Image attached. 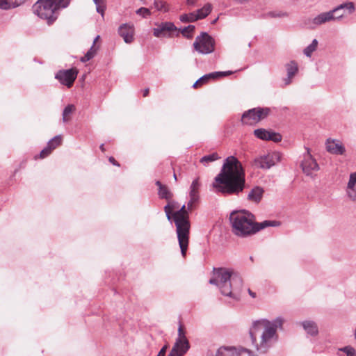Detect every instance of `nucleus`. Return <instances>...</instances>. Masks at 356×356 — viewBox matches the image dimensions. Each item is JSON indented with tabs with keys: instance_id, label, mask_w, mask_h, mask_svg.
Returning a JSON list of instances; mask_svg holds the SVG:
<instances>
[{
	"instance_id": "34",
	"label": "nucleus",
	"mask_w": 356,
	"mask_h": 356,
	"mask_svg": "<svg viewBox=\"0 0 356 356\" xmlns=\"http://www.w3.org/2000/svg\"><path fill=\"white\" fill-rule=\"evenodd\" d=\"M268 132L269 131L265 129H257L254 131V134L257 138L261 140H267Z\"/></svg>"
},
{
	"instance_id": "19",
	"label": "nucleus",
	"mask_w": 356,
	"mask_h": 356,
	"mask_svg": "<svg viewBox=\"0 0 356 356\" xmlns=\"http://www.w3.org/2000/svg\"><path fill=\"white\" fill-rule=\"evenodd\" d=\"M347 195L353 201H356V172L352 173L346 189Z\"/></svg>"
},
{
	"instance_id": "8",
	"label": "nucleus",
	"mask_w": 356,
	"mask_h": 356,
	"mask_svg": "<svg viewBox=\"0 0 356 356\" xmlns=\"http://www.w3.org/2000/svg\"><path fill=\"white\" fill-rule=\"evenodd\" d=\"M270 113L268 108H254L245 111L241 117V122L245 124H256L266 118Z\"/></svg>"
},
{
	"instance_id": "6",
	"label": "nucleus",
	"mask_w": 356,
	"mask_h": 356,
	"mask_svg": "<svg viewBox=\"0 0 356 356\" xmlns=\"http://www.w3.org/2000/svg\"><path fill=\"white\" fill-rule=\"evenodd\" d=\"M70 3V0H38L33 6V10L35 15L47 20L50 24L57 19L56 10L65 8Z\"/></svg>"
},
{
	"instance_id": "20",
	"label": "nucleus",
	"mask_w": 356,
	"mask_h": 356,
	"mask_svg": "<svg viewBox=\"0 0 356 356\" xmlns=\"http://www.w3.org/2000/svg\"><path fill=\"white\" fill-rule=\"evenodd\" d=\"M300 324L302 326L304 330L307 334L314 337L318 333V327L317 324L313 321H304Z\"/></svg>"
},
{
	"instance_id": "1",
	"label": "nucleus",
	"mask_w": 356,
	"mask_h": 356,
	"mask_svg": "<svg viewBox=\"0 0 356 356\" xmlns=\"http://www.w3.org/2000/svg\"><path fill=\"white\" fill-rule=\"evenodd\" d=\"M245 172L241 163L234 156L224 161L220 173L215 177L213 187L222 194L237 195L245 187Z\"/></svg>"
},
{
	"instance_id": "36",
	"label": "nucleus",
	"mask_w": 356,
	"mask_h": 356,
	"mask_svg": "<svg viewBox=\"0 0 356 356\" xmlns=\"http://www.w3.org/2000/svg\"><path fill=\"white\" fill-rule=\"evenodd\" d=\"M195 26L188 25V26L182 29L181 32L184 37L187 38H191L192 37L193 31H195Z\"/></svg>"
},
{
	"instance_id": "13",
	"label": "nucleus",
	"mask_w": 356,
	"mask_h": 356,
	"mask_svg": "<svg viewBox=\"0 0 356 356\" xmlns=\"http://www.w3.org/2000/svg\"><path fill=\"white\" fill-rule=\"evenodd\" d=\"M335 14L334 9L328 12L320 13L312 19V23L315 26H320L326 22L339 19L343 17V14L337 16H335Z\"/></svg>"
},
{
	"instance_id": "15",
	"label": "nucleus",
	"mask_w": 356,
	"mask_h": 356,
	"mask_svg": "<svg viewBox=\"0 0 356 356\" xmlns=\"http://www.w3.org/2000/svg\"><path fill=\"white\" fill-rule=\"evenodd\" d=\"M118 33L127 44H130L134 40V26L131 23L122 24L118 28Z\"/></svg>"
},
{
	"instance_id": "33",
	"label": "nucleus",
	"mask_w": 356,
	"mask_h": 356,
	"mask_svg": "<svg viewBox=\"0 0 356 356\" xmlns=\"http://www.w3.org/2000/svg\"><path fill=\"white\" fill-rule=\"evenodd\" d=\"M179 19L182 22H193L197 21V17L195 16V13H190L188 14H184L180 16Z\"/></svg>"
},
{
	"instance_id": "16",
	"label": "nucleus",
	"mask_w": 356,
	"mask_h": 356,
	"mask_svg": "<svg viewBox=\"0 0 356 356\" xmlns=\"http://www.w3.org/2000/svg\"><path fill=\"white\" fill-rule=\"evenodd\" d=\"M285 68L286 70V77L284 78L282 81L286 86L291 83L293 78L298 72V66L296 62L291 60L285 65Z\"/></svg>"
},
{
	"instance_id": "5",
	"label": "nucleus",
	"mask_w": 356,
	"mask_h": 356,
	"mask_svg": "<svg viewBox=\"0 0 356 356\" xmlns=\"http://www.w3.org/2000/svg\"><path fill=\"white\" fill-rule=\"evenodd\" d=\"M188 211V209H186V205L184 204L179 210L175 211L172 215L179 245L183 257H185L188 248L191 227Z\"/></svg>"
},
{
	"instance_id": "35",
	"label": "nucleus",
	"mask_w": 356,
	"mask_h": 356,
	"mask_svg": "<svg viewBox=\"0 0 356 356\" xmlns=\"http://www.w3.org/2000/svg\"><path fill=\"white\" fill-rule=\"evenodd\" d=\"M94 3L96 5V10L102 15H104L106 6L105 0H92Z\"/></svg>"
},
{
	"instance_id": "17",
	"label": "nucleus",
	"mask_w": 356,
	"mask_h": 356,
	"mask_svg": "<svg viewBox=\"0 0 356 356\" xmlns=\"http://www.w3.org/2000/svg\"><path fill=\"white\" fill-rule=\"evenodd\" d=\"M177 28L174 24L171 22L162 23L159 27L154 29V35L156 37L166 36L168 33L176 31Z\"/></svg>"
},
{
	"instance_id": "18",
	"label": "nucleus",
	"mask_w": 356,
	"mask_h": 356,
	"mask_svg": "<svg viewBox=\"0 0 356 356\" xmlns=\"http://www.w3.org/2000/svg\"><path fill=\"white\" fill-rule=\"evenodd\" d=\"M232 71L227 72H215L205 74L200 77L193 86V88L197 87L198 85H202L207 83L211 79H217L220 76H225L227 75L232 74Z\"/></svg>"
},
{
	"instance_id": "14",
	"label": "nucleus",
	"mask_w": 356,
	"mask_h": 356,
	"mask_svg": "<svg viewBox=\"0 0 356 356\" xmlns=\"http://www.w3.org/2000/svg\"><path fill=\"white\" fill-rule=\"evenodd\" d=\"M326 150L332 154L343 155L346 148L339 140L328 138L325 142Z\"/></svg>"
},
{
	"instance_id": "10",
	"label": "nucleus",
	"mask_w": 356,
	"mask_h": 356,
	"mask_svg": "<svg viewBox=\"0 0 356 356\" xmlns=\"http://www.w3.org/2000/svg\"><path fill=\"white\" fill-rule=\"evenodd\" d=\"M281 155L278 152H269L254 159V165L263 170L270 169L280 161Z\"/></svg>"
},
{
	"instance_id": "24",
	"label": "nucleus",
	"mask_w": 356,
	"mask_h": 356,
	"mask_svg": "<svg viewBox=\"0 0 356 356\" xmlns=\"http://www.w3.org/2000/svg\"><path fill=\"white\" fill-rule=\"evenodd\" d=\"M19 0H0V9L10 10L21 6Z\"/></svg>"
},
{
	"instance_id": "46",
	"label": "nucleus",
	"mask_w": 356,
	"mask_h": 356,
	"mask_svg": "<svg viewBox=\"0 0 356 356\" xmlns=\"http://www.w3.org/2000/svg\"><path fill=\"white\" fill-rule=\"evenodd\" d=\"M109 161H110L112 164H113V165H117V166H119V165H119V163H118L115 160V159H114L113 157H112V156L109 158Z\"/></svg>"
},
{
	"instance_id": "11",
	"label": "nucleus",
	"mask_w": 356,
	"mask_h": 356,
	"mask_svg": "<svg viewBox=\"0 0 356 356\" xmlns=\"http://www.w3.org/2000/svg\"><path fill=\"white\" fill-rule=\"evenodd\" d=\"M300 166L302 172L307 176H313V173L320 169L316 159L311 155L309 148H307V152L304 154Z\"/></svg>"
},
{
	"instance_id": "40",
	"label": "nucleus",
	"mask_w": 356,
	"mask_h": 356,
	"mask_svg": "<svg viewBox=\"0 0 356 356\" xmlns=\"http://www.w3.org/2000/svg\"><path fill=\"white\" fill-rule=\"evenodd\" d=\"M190 200L187 204L188 210L191 211L195 208L196 204L199 202L200 198L189 197Z\"/></svg>"
},
{
	"instance_id": "28",
	"label": "nucleus",
	"mask_w": 356,
	"mask_h": 356,
	"mask_svg": "<svg viewBox=\"0 0 356 356\" xmlns=\"http://www.w3.org/2000/svg\"><path fill=\"white\" fill-rule=\"evenodd\" d=\"M346 9L349 13H352L355 10V6L353 2H346L343 3H341L334 8V10L335 13H337L338 12H340L341 10Z\"/></svg>"
},
{
	"instance_id": "43",
	"label": "nucleus",
	"mask_w": 356,
	"mask_h": 356,
	"mask_svg": "<svg viewBox=\"0 0 356 356\" xmlns=\"http://www.w3.org/2000/svg\"><path fill=\"white\" fill-rule=\"evenodd\" d=\"M164 211L165 212V214H166V217L168 218V220H170L171 218H172V216H171V210H170V204H166L165 207H164Z\"/></svg>"
},
{
	"instance_id": "52",
	"label": "nucleus",
	"mask_w": 356,
	"mask_h": 356,
	"mask_svg": "<svg viewBox=\"0 0 356 356\" xmlns=\"http://www.w3.org/2000/svg\"><path fill=\"white\" fill-rule=\"evenodd\" d=\"M156 184L159 186V189L164 186L163 185L161 184V183L159 181H157L156 182Z\"/></svg>"
},
{
	"instance_id": "7",
	"label": "nucleus",
	"mask_w": 356,
	"mask_h": 356,
	"mask_svg": "<svg viewBox=\"0 0 356 356\" xmlns=\"http://www.w3.org/2000/svg\"><path fill=\"white\" fill-rule=\"evenodd\" d=\"M194 49L201 54H209L214 51L215 40L206 32H202L193 42Z\"/></svg>"
},
{
	"instance_id": "51",
	"label": "nucleus",
	"mask_w": 356,
	"mask_h": 356,
	"mask_svg": "<svg viewBox=\"0 0 356 356\" xmlns=\"http://www.w3.org/2000/svg\"><path fill=\"white\" fill-rule=\"evenodd\" d=\"M99 39V35H97L95 39H94V41H93V44L92 45H96V42L98 41V40Z\"/></svg>"
},
{
	"instance_id": "29",
	"label": "nucleus",
	"mask_w": 356,
	"mask_h": 356,
	"mask_svg": "<svg viewBox=\"0 0 356 356\" xmlns=\"http://www.w3.org/2000/svg\"><path fill=\"white\" fill-rule=\"evenodd\" d=\"M220 158V157L218 156V154L216 152H214L202 157L200 161L203 165H207L209 163L215 161Z\"/></svg>"
},
{
	"instance_id": "32",
	"label": "nucleus",
	"mask_w": 356,
	"mask_h": 356,
	"mask_svg": "<svg viewBox=\"0 0 356 356\" xmlns=\"http://www.w3.org/2000/svg\"><path fill=\"white\" fill-rule=\"evenodd\" d=\"M159 195L161 198H163L169 201L172 197V193L168 190V187L164 186L159 189Z\"/></svg>"
},
{
	"instance_id": "55",
	"label": "nucleus",
	"mask_w": 356,
	"mask_h": 356,
	"mask_svg": "<svg viewBox=\"0 0 356 356\" xmlns=\"http://www.w3.org/2000/svg\"><path fill=\"white\" fill-rule=\"evenodd\" d=\"M342 13H340L339 12H338L337 13L335 14V16H337V15H341Z\"/></svg>"
},
{
	"instance_id": "53",
	"label": "nucleus",
	"mask_w": 356,
	"mask_h": 356,
	"mask_svg": "<svg viewBox=\"0 0 356 356\" xmlns=\"http://www.w3.org/2000/svg\"><path fill=\"white\" fill-rule=\"evenodd\" d=\"M100 149L102 151V152H104L105 151V149H104V144H102L100 145Z\"/></svg>"
},
{
	"instance_id": "21",
	"label": "nucleus",
	"mask_w": 356,
	"mask_h": 356,
	"mask_svg": "<svg viewBox=\"0 0 356 356\" xmlns=\"http://www.w3.org/2000/svg\"><path fill=\"white\" fill-rule=\"evenodd\" d=\"M264 190L262 188L257 186L251 190L248 194V199L251 201L259 202L263 195Z\"/></svg>"
},
{
	"instance_id": "2",
	"label": "nucleus",
	"mask_w": 356,
	"mask_h": 356,
	"mask_svg": "<svg viewBox=\"0 0 356 356\" xmlns=\"http://www.w3.org/2000/svg\"><path fill=\"white\" fill-rule=\"evenodd\" d=\"M284 319L278 316L272 321L261 318L252 322L249 333L252 345L260 354H266L278 341L277 330H282Z\"/></svg>"
},
{
	"instance_id": "12",
	"label": "nucleus",
	"mask_w": 356,
	"mask_h": 356,
	"mask_svg": "<svg viewBox=\"0 0 356 356\" xmlns=\"http://www.w3.org/2000/svg\"><path fill=\"white\" fill-rule=\"evenodd\" d=\"M77 74L78 71L74 68L59 70L56 73L55 79L58 80L61 84L71 88L76 79Z\"/></svg>"
},
{
	"instance_id": "39",
	"label": "nucleus",
	"mask_w": 356,
	"mask_h": 356,
	"mask_svg": "<svg viewBox=\"0 0 356 356\" xmlns=\"http://www.w3.org/2000/svg\"><path fill=\"white\" fill-rule=\"evenodd\" d=\"M339 350L345 353L347 356H356V350L350 346L339 348Z\"/></svg>"
},
{
	"instance_id": "57",
	"label": "nucleus",
	"mask_w": 356,
	"mask_h": 356,
	"mask_svg": "<svg viewBox=\"0 0 356 356\" xmlns=\"http://www.w3.org/2000/svg\"><path fill=\"white\" fill-rule=\"evenodd\" d=\"M174 178H175V180H177V175H176L175 173L174 174Z\"/></svg>"
},
{
	"instance_id": "26",
	"label": "nucleus",
	"mask_w": 356,
	"mask_h": 356,
	"mask_svg": "<svg viewBox=\"0 0 356 356\" xmlns=\"http://www.w3.org/2000/svg\"><path fill=\"white\" fill-rule=\"evenodd\" d=\"M75 106L73 104H68L63 111V121L67 122L71 119V115L75 111Z\"/></svg>"
},
{
	"instance_id": "22",
	"label": "nucleus",
	"mask_w": 356,
	"mask_h": 356,
	"mask_svg": "<svg viewBox=\"0 0 356 356\" xmlns=\"http://www.w3.org/2000/svg\"><path fill=\"white\" fill-rule=\"evenodd\" d=\"M216 356H238V352L233 347L222 346L218 349Z\"/></svg>"
},
{
	"instance_id": "3",
	"label": "nucleus",
	"mask_w": 356,
	"mask_h": 356,
	"mask_svg": "<svg viewBox=\"0 0 356 356\" xmlns=\"http://www.w3.org/2000/svg\"><path fill=\"white\" fill-rule=\"evenodd\" d=\"M229 220L233 233L240 237H246L267 227H275L279 225L278 222L270 220L257 223L255 222L254 215L245 210L232 211Z\"/></svg>"
},
{
	"instance_id": "25",
	"label": "nucleus",
	"mask_w": 356,
	"mask_h": 356,
	"mask_svg": "<svg viewBox=\"0 0 356 356\" xmlns=\"http://www.w3.org/2000/svg\"><path fill=\"white\" fill-rule=\"evenodd\" d=\"M212 6L210 3L205 4L202 8L198 9L195 13L197 19L205 18L211 12Z\"/></svg>"
},
{
	"instance_id": "45",
	"label": "nucleus",
	"mask_w": 356,
	"mask_h": 356,
	"mask_svg": "<svg viewBox=\"0 0 356 356\" xmlns=\"http://www.w3.org/2000/svg\"><path fill=\"white\" fill-rule=\"evenodd\" d=\"M168 345H165L159 352L157 356H165L166 350L168 349Z\"/></svg>"
},
{
	"instance_id": "44",
	"label": "nucleus",
	"mask_w": 356,
	"mask_h": 356,
	"mask_svg": "<svg viewBox=\"0 0 356 356\" xmlns=\"http://www.w3.org/2000/svg\"><path fill=\"white\" fill-rule=\"evenodd\" d=\"M284 15H285V14H284V13H275L273 12H270L267 14V16L270 17H281Z\"/></svg>"
},
{
	"instance_id": "37",
	"label": "nucleus",
	"mask_w": 356,
	"mask_h": 356,
	"mask_svg": "<svg viewBox=\"0 0 356 356\" xmlns=\"http://www.w3.org/2000/svg\"><path fill=\"white\" fill-rule=\"evenodd\" d=\"M267 140H271L275 143L280 142L282 140V136L279 133L269 131Z\"/></svg>"
},
{
	"instance_id": "27",
	"label": "nucleus",
	"mask_w": 356,
	"mask_h": 356,
	"mask_svg": "<svg viewBox=\"0 0 356 356\" xmlns=\"http://www.w3.org/2000/svg\"><path fill=\"white\" fill-rule=\"evenodd\" d=\"M99 49V46L92 45L90 49L87 51L84 56L81 57L80 60L82 63H86L92 59L97 54Z\"/></svg>"
},
{
	"instance_id": "56",
	"label": "nucleus",
	"mask_w": 356,
	"mask_h": 356,
	"mask_svg": "<svg viewBox=\"0 0 356 356\" xmlns=\"http://www.w3.org/2000/svg\"><path fill=\"white\" fill-rule=\"evenodd\" d=\"M217 20H218V18H217V19H214V20L213 21V22H212V23H213V24L216 23Z\"/></svg>"
},
{
	"instance_id": "42",
	"label": "nucleus",
	"mask_w": 356,
	"mask_h": 356,
	"mask_svg": "<svg viewBox=\"0 0 356 356\" xmlns=\"http://www.w3.org/2000/svg\"><path fill=\"white\" fill-rule=\"evenodd\" d=\"M51 151L52 150L50 149V148L47 146L45 148H44L40 152V158H41V159L45 158L46 156H47L48 155H49L51 154Z\"/></svg>"
},
{
	"instance_id": "58",
	"label": "nucleus",
	"mask_w": 356,
	"mask_h": 356,
	"mask_svg": "<svg viewBox=\"0 0 356 356\" xmlns=\"http://www.w3.org/2000/svg\"><path fill=\"white\" fill-rule=\"evenodd\" d=\"M238 356H239V355L238 354Z\"/></svg>"
},
{
	"instance_id": "23",
	"label": "nucleus",
	"mask_w": 356,
	"mask_h": 356,
	"mask_svg": "<svg viewBox=\"0 0 356 356\" xmlns=\"http://www.w3.org/2000/svg\"><path fill=\"white\" fill-rule=\"evenodd\" d=\"M201 187V184L199 181V178L195 179L190 186L189 188V197H194L197 198H200V189Z\"/></svg>"
},
{
	"instance_id": "30",
	"label": "nucleus",
	"mask_w": 356,
	"mask_h": 356,
	"mask_svg": "<svg viewBox=\"0 0 356 356\" xmlns=\"http://www.w3.org/2000/svg\"><path fill=\"white\" fill-rule=\"evenodd\" d=\"M318 46V40L314 39L312 43L304 49V54L306 56L310 57L312 53L316 51Z\"/></svg>"
},
{
	"instance_id": "4",
	"label": "nucleus",
	"mask_w": 356,
	"mask_h": 356,
	"mask_svg": "<svg viewBox=\"0 0 356 356\" xmlns=\"http://www.w3.org/2000/svg\"><path fill=\"white\" fill-rule=\"evenodd\" d=\"M209 284L217 286L222 295L237 299L238 291L242 287L243 281L233 270L226 268H213Z\"/></svg>"
},
{
	"instance_id": "48",
	"label": "nucleus",
	"mask_w": 356,
	"mask_h": 356,
	"mask_svg": "<svg viewBox=\"0 0 356 356\" xmlns=\"http://www.w3.org/2000/svg\"><path fill=\"white\" fill-rule=\"evenodd\" d=\"M168 204H170V210L174 209L176 207L175 205L177 203L175 202H170L169 201Z\"/></svg>"
},
{
	"instance_id": "49",
	"label": "nucleus",
	"mask_w": 356,
	"mask_h": 356,
	"mask_svg": "<svg viewBox=\"0 0 356 356\" xmlns=\"http://www.w3.org/2000/svg\"><path fill=\"white\" fill-rule=\"evenodd\" d=\"M148 94H149V88L145 89L143 91V96L146 97L148 95Z\"/></svg>"
},
{
	"instance_id": "47",
	"label": "nucleus",
	"mask_w": 356,
	"mask_h": 356,
	"mask_svg": "<svg viewBox=\"0 0 356 356\" xmlns=\"http://www.w3.org/2000/svg\"><path fill=\"white\" fill-rule=\"evenodd\" d=\"M186 3L188 6H195V0H186Z\"/></svg>"
},
{
	"instance_id": "9",
	"label": "nucleus",
	"mask_w": 356,
	"mask_h": 356,
	"mask_svg": "<svg viewBox=\"0 0 356 356\" xmlns=\"http://www.w3.org/2000/svg\"><path fill=\"white\" fill-rule=\"evenodd\" d=\"M189 348L188 340L185 336L182 325H180L178 328V337L168 356H183L188 350Z\"/></svg>"
},
{
	"instance_id": "50",
	"label": "nucleus",
	"mask_w": 356,
	"mask_h": 356,
	"mask_svg": "<svg viewBox=\"0 0 356 356\" xmlns=\"http://www.w3.org/2000/svg\"><path fill=\"white\" fill-rule=\"evenodd\" d=\"M248 293L252 298L256 297V293L252 292L250 289H248Z\"/></svg>"
},
{
	"instance_id": "41",
	"label": "nucleus",
	"mask_w": 356,
	"mask_h": 356,
	"mask_svg": "<svg viewBox=\"0 0 356 356\" xmlns=\"http://www.w3.org/2000/svg\"><path fill=\"white\" fill-rule=\"evenodd\" d=\"M137 15H141L143 17H147L151 15L149 9L147 8H140L136 11Z\"/></svg>"
},
{
	"instance_id": "31",
	"label": "nucleus",
	"mask_w": 356,
	"mask_h": 356,
	"mask_svg": "<svg viewBox=\"0 0 356 356\" xmlns=\"http://www.w3.org/2000/svg\"><path fill=\"white\" fill-rule=\"evenodd\" d=\"M62 143V137L60 135L56 136L52 139H51L48 143L47 147L50 148V149L53 150L59 146Z\"/></svg>"
},
{
	"instance_id": "38",
	"label": "nucleus",
	"mask_w": 356,
	"mask_h": 356,
	"mask_svg": "<svg viewBox=\"0 0 356 356\" xmlns=\"http://www.w3.org/2000/svg\"><path fill=\"white\" fill-rule=\"evenodd\" d=\"M154 7L158 10H163L164 12H167L168 10V8H167L166 3L164 1H160V0H155L154 1Z\"/></svg>"
},
{
	"instance_id": "54",
	"label": "nucleus",
	"mask_w": 356,
	"mask_h": 356,
	"mask_svg": "<svg viewBox=\"0 0 356 356\" xmlns=\"http://www.w3.org/2000/svg\"><path fill=\"white\" fill-rule=\"evenodd\" d=\"M20 1V3L22 5L23 3H24L27 0H19Z\"/></svg>"
}]
</instances>
